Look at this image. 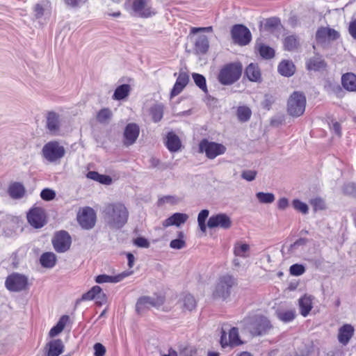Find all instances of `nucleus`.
Here are the masks:
<instances>
[{
	"instance_id": "obj_59",
	"label": "nucleus",
	"mask_w": 356,
	"mask_h": 356,
	"mask_svg": "<svg viewBox=\"0 0 356 356\" xmlns=\"http://www.w3.org/2000/svg\"><path fill=\"white\" fill-rule=\"evenodd\" d=\"M289 206V201L286 197L280 198L277 202V207L279 209L284 210Z\"/></svg>"
},
{
	"instance_id": "obj_22",
	"label": "nucleus",
	"mask_w": 356,
	"mask_h": 356,
	"mask_svg": "<svg viewBox=\"0 0 356 356\" xmlns=\"http://www.w3.org/2000/svg\"><path fill=\"white\" fill-rule=\"evenodd\" d=\"M191 33L189 37L191 40H193L194 43V51L197 54H205L209 47V40L207 37L204 35H201L197 36L195 38H193L191 36Z\"/></svg>"
},
{
	"instance_id": "obj_3",
	"label": "nucleus",
	"mask_w": 356,
	"mask_h": 356,
	"mask_svg": "<svg viewBox=\"0 0 356 356\" xmlns=\"http://www.w3.org/2000/svg\"><path fill=\"white\" fill-rule=\"evenodd\" d=\"M242 70L243 66L241 63L227 64L220 70L218 79L222 85H232L240 79Z\"/></svg>"
},
{
	"instance_id": "obj_16",
	"label": "nucleus",
	"mask_w": 356,
	"mask_h": 356,
	"mask_svg": "<svg viewBox=\"0 0 356 356\" xmlns=\"http://www.w3.org/2000/svg\"><path fill=\"white\" fill-rule=\"evenodd\" d=\"M243 342L240 339L238 330L236 327H232L229 331V337H227L225 331L222 329L221 332L220 344L222 348L226 346H236L242 344Z\"/></svg>"
},
{
	"instance_id": "obj_31",
	"label": "nucleus",
	"mask_w": 356,
	"mask_h": 356,
	"mask_svg": "<svg viewBox=\"0 0 356 356\" xmlns=\"http://www.w3.org/2000/svg\"><path fill=\"white\" fill-rule=\"evenodd\" d=\"M245 75L251 81H259L261 79V72L257 65L250 63L245 70Z\"/></svg>"
},
{
	"instance_id": "obj_20",
	"label": "nucleus",
	"mask_w": 356,
	"mask_h": 356,
	"mask_svg": "<svg viewBox=\"0 0 356 356\" xmlns=\"http://www.w3.org/2000/svg\"><path fill=\"white\" fill-rule=\"evenodd\" d=\"M65 346L61 339H53L46 344V356H59L64 352Z\"/></svg>"
},
{
	"instance_id": "obj_46",
	"label": "nucleus",
	"mask_w": 356,
	"mask_h": 356,
	"mask_svg": "<svg viewBox=\"0 0 356 356\" xmlns=\"http://www.w3.org/2000/svg\"><path fill=\"white\" fill-rule=\"evenodd\" d=\"M327 27H321L316 33V39L318 42L323 43L327 40Z\"/></svg>"
},
{
	"instance_id": "obj_18",
	"label": "nucleus",
	"mask_w": 356,
	"mask_h": 356,
	"mask_svg": "<svg viewBox=\"0 0 356 356\" xmlns=\"http://www.w3.org/2000/svg\"><path fill=\"white\" fill-rule=\"evenodd\" d=\"M139 126L136 123H129L124 131V145L128 147L134 144L139 136Z\"/></svg>"
},
{
	"instance_id": "obj_6",
	"label": "nucleus",
	"mask_w": 356,
	"mask_h": 356,
	"mask_svg": "<svg viewBox=\"0 0 356 356\" xmlns=\"http://www.w3.org/2000/svg\"><path fill=\"white\" fill-rule=\"evenodd\" d=\"M65 154V147L57 140L47 143L42 149V157L50 163L60 161Z\"/></svg>"
},
{
	"instance_id": "obj_62",
	"label": "nucleus",
	"mask_w": 356,
	"mask_h": 356,
	"mask_svg": "<svg viewBox=\"0 0 356 356\" xmlns=\"http://www.w3.org/2000/svg\"><path fill=\"white\" fill-rule=\"evenodd\" d=\"M98 182L103 184L109 185L112 182V179L108 175H100Z\"/></svg>"
},
{
	"instance_id": "obj_33",
	"label": "nucleus",
	"mask_w": 356,
	"mask_h": 356,
	"mask_svg": "<svg viewBox=\"0 0 356 356\" xmlns=\"http://www.w3.org/2000/svg\"><path fill=\"white\" fill-rule=\"evenodd\" d=\"M275 314L277 318L284 323L292 321L296 316L294 309H278Z\"/></svg>"
},
{
	"instance_id": "obj_55",
	"label": "nucleus",
	"mask_w": 356,
	"mask_h": 356,
	"mask_svg": "<svg viewBox=\"0 0 356 356\" xmlns=\"http://www.w3.org/2000/svg\"><path fill=\"white\" fill-rule=\"evenodd\" d=\"M280 24V20L277 17L268 18L266 21L265 26L267 28H275Z\"/></svg>"
},
{
	"instance_id": "obj_14",
	"label": "nucleus",
	"mask_w": 356,
	"mask_h": 356,
	"mask_svg": "<svg viewBox=\"0 0 356 356\" xmlns=\"http://www.w3.org/2000/svg\"><path fill=\"white\" fill-rule=\"evenodd\" d=\"M27 220L33 227H42L47 222L44 210L40 207L31 209L27 213Z\"/></svg>"
},
{
	"instance_id": "obj_23",
	"label": "nucleus",
	"mask_w": 356,
	"mask_h": 356,
	"mask_svg": "<svg viewBox=\"0 0 356 356\" xmlns=\"http://www.w3.org/2000/svg\"><path fill=\"white\" fill-rule=\"evenodd\" d=\"M132 274V271L123 272L115 276L107 275H99L96 277L95 281L97 283H118L123 280L125 277Z\"/></svg>"
},
{
	"instance_id": "obj_5",
	"label": "nucleus",
	"mask_w": 356,
	"mask_h": 356,
	"mask_svg": "<svg viewBox=\"0 0 356 356\" xmlns=\"http://www.w3.org/2000/svg\"><path fill=\"white\" fill-rule=\"evenodd\" d=\"M306 107V97L301 92L295 91L289 97L287 102V112L293 117L301 116Z\"/></svg>"
},
{
	"instance_id": "obj_24",
	"label": "nucleus",
	"mask_w": 356,
	"mask_h": 356,
	"mask_svg": "<svg viewBox=\"0 0 356 356\" xmlns=\"http://www.w3.org/2000/svg\"><path fill=\"white\" fill-rule=\"evenodd\" d=\"M314 297L310 295L305 294L298 300L300 314L306 317L309 315L310 311L313 308Z\"/></svg>"
},
{
	"instance_id": "obj_19",
	"label": "nucleus",
	"mask_w": 356,
	"mask_h": 356,
	"mask_svg": "<svg viewBox=\"0 0 356 356\" xmlns=\"http://www.w3.org/2000/svg\"><path fill=\"white\" fill-rule=\"evenodd\" d=\"M189 81V76L185 72H179L176 82L170 92V98L178 95L181 92Z\"/></svg>"
},
{
	"instance_id": "obj_10",
	"label": "nucleus",
	"mask_w": 356,
	"mask_h": 356,
	"mask_svg": "<svg viewBox=\"0 0 356 356\" xmlns=\"http://www.w3.org/2000/svg\"><path fill=\"white\" fill-rule=\"evenodd\" d=\"M231 34L234 42L241 46L248 44L252 38L250 30L242 24L233 26Z\"/></svg>"
},
{
	"instance_id": "obj_12",
	"label": "nucleus",
	"mask_w": 356,
	"mask_h": 356,
	"mask_svg": "<svg viewBox=\"0 0 356 356\" xmlns=\"http://www.w3.org/2000/svg\"><path fill=\"white\" fill-rule=\"evenodd\" d=\"M164 302L163 296H143L140 298L136 305V310L140 314L147 309L151 307H159Z\"/></svg>"
},
{
	"instance_id": "obj_50",
	"label": "nucleus",
	"mask_w": 356,
	"mask_h": 356,
	"mask_svg": "<svg viewBox=\"0 0 356 356\" xmlns=\"http://www.w3.org/2000/svg\"><path fill=\"white\" fill-rule=\"evenodd\" d=\"M186 246L184 239L176 238L170 241V247L172 249L180 250Z\"/></svg>"
},
{
	"instance_id": "obj_58",
	"label": "nucleus",
	"mask_w": 356,
	"mask_h": 356,
	"mask_svg": "<svg viewBox=\"0 0 356 356\" xmlns=\"http://www.w3.org/2000/svg\"><path fill=\"white\" fill-rule=\"evenodd\" d=\"M213 30L211 26L208 27H192L191 29V34H196L199 32H211Z\"/></svg>"
},
{
	"instance_id": "obj_28",
	"label": "nucleus",
	"mask_w": 356,
	"mask_h": 356,
	"mask_svg": "<svg viewBox=\"0 0 356 356\" xmlns=\"http://www.w3.org/2000/svg\"><path fill=\"white\" fill-rule=\"evenodd\" d=\"M277 70L282 76L289 77L294 74L296 67L292 61L283 60L279 64Z\"/></svg>"
},
{
	"instance_id": "obj_32",
	"label": "nucleus",
	"mask_w": 356,
	"mask_h": 356,
	"mask_svg": "<svg viewBox=\"0 0 356 356\" xmlns=\"http://www.w3.org/2000/svg\"><path fill=\"white\" fill-rule=\"evenodd\" d=\"M69 320L70 318L67 315L61 316L56 325L50 330L49 333V336L54 337L59 334L63 330Z\"/></svg>"
},
{
	"instance_id": "obj_47",
	"label": "nucleus",
	"mask_w": 356,
	"mask_h": 356,
	"mask_svg": "<svg viewBox=\"0 0 356 356\" xmlns=\"http://www.w3.org/2000/svg\"><path fill=\"white\" fill-rule=\"evenodd\" d=\"M293 207L294 209L303 214H307L308 213V206L307 204L301 202L299 200H294L293 201Z\"/></svg>"
},
{
	"instance_id": "obj_38",
	"label": "nucleus",
	"mask_w": 356,
	"mask_h": 356,
	"mask_svg": "<svg viewBox=\"0 0 356 356\" xmlns=\"http://www.w3.org/2000/svg\"><path fill=\"white\" fill-rule=\"evenodd\" d=\"M164 107L162 104H155L150 108L149 113L154 122H159L163 116Z\"/></svg>"
},
{
	"instance_id": "obj_27",
	"label": "nucleus",
	"mask_w": 356,
	"mask_h": 356,
	"mask_svg": "<svg viewBox=\"0 0 356 356\" xmlns=\"http://www.w3.org/2000/svg\"><path fill=\"white\" fill-rule=\"evenodd\" d=\"M343 87L348 91H356V75L346 73L341 77Z\"/></svg>"
},
{
	"instance_id": "obj_1",
	"label": "nucleus",
	"mask_w": 356,
	"mask_h": 356,
	"mask_svg": "<svg viewBox=\"0 0 356 356\" xmlns=\"http://www.w3.org/2000/svg\"><path fill=\"white\" fill-rule=\"evenodd\" d=\"M102 216L106 225L111 229H119L128 221L129 213L122 202L107 203L104 207Z\"/></svg>"
},
{
	"instance_id": "obj_64",
	"label": "nucleus",
	"mask_w": 356,
	"mask_h": 356,
	"mask_svg": "<svg viewBox=\"0 0 356 356\" xmlns=\"http://www.w3.org/2000/svg\"><path fill=\"white\" fill-rule=\"evenodd\" d=\"M99 177H100V174H99L97 172H95V171H90L87 174V177L88 179H92V180H95L97 181H99Z\"/></svg>"
},
{
	"instance_id": "obj_61",
	"label": "nucleus",
	"mask_w": 356,
	"mask_h": 356,
	"mask_svg": "<svg viewBox=\"0 0 356 356\" xmlns=\"http://www.w3.org/2000/svg\"><path fill=\"white\" fill-rule=\"evenodd\" d=\"M348 31L350 35L356 40V20L351 22L349 24Z\"/></svg>"
},
{
	"instance_id": "obj_60",
	"label": "nucleus",
	"mask_w": 356,
	"mask_h": 356,
	"mask_svg": "<svg viewBox=\"0 0 356 356\" xmlns=\"http://www.w3.org/2000/svg\"><path fill=\"white\" fill-rule=\"evenodd\" d=\"M209 214V211L207 209L202 210L197 216V222H205L206 219L208 218Z\"/></svg>"
},
{
	"instance_id": "obj_2",
	"label": "nucleus",
	"mask_w": 356,
	"mask_h": 356,
	"mask_svg": "<svg viewBox=\"0 0 356 356\" xmlns=\"http://www.w3.org/2000/svg\"><path fill=\"white\" fill-rule=\"evenodd\" d=\"M243 323L245 328L252 336L266 334L272 328L270 321L262 315H255L245 318Z\"/></svg>"
},
{
	"instance_id": "obj_13",
	"label": "nucleus",
	"mask_w": 356,
	"mask_h": 356,
	"mask_svg": "<svg viewBox=\"0 0 356 356\" xmlns=\"http://www.w3.org/2000/svg\"><path fill=\"white\" fill-rule=\"evenodd\" d=\"M77 220L82 228L90 229L95 225V212L92 208L86 207L78 214Z\"/></svg>"
},
{
	"instance_id": "obj_53",
	"label": "nucleus",
	"mask_w": 356,
	"mask_h": 356,
	"mask_svg": "<svg viewBox=\"0 0 356 356\" xmlns=\"http://www.w3.org/2000/svg\"><path fill=\"white\" fill-rule=\"evenodd\" d=\"M95 356H104L106 353V348L100 343H96L94 346Z\"/></svg>"
},
{
	"instance_id": "obj_49",
	"label": "nucleus",
	"mask_w": 356,
	"mask_h": 356,
	"mask_svg": "<svg viewBox=\"0 0 356 356\" xmlns=\"http://www.w3.org/2000/svg\"><path fill=\"white\" fill-rule=\"evenodd\" d=\"M289 271L292 275L300 276L305 273V268L302 265L296 264L290 267Z\"/></svg>"
},
{
	"instance_id": "obj_11",
	"label": "nucleus",
	"mask_w": 356,
	"mask_h": 356,
	"mask_svg": "<svg viewBox=\"0 0 356 356\" xmlns=\"http://www.w3.org/2000/svg\"><path fill=\"white\" fill-rule=\"evenodd\" d=\"M132 9L136 15L140 17H150L156 13L152 7L151 0H134Z\"/></svg>"
},
{
	"instance_id": "obj_7",
	"label": "nucleus",
	"mask_w": 356,
	"mask_h": 356,
	"mask_svg": "<svg viewBox=\"0 0 356 356\" xmlns=\"http://www.w3.org/2000/svg\"><path fill=\"white\" fill-rule=\"evenodd\" d=\"M226 149V147L222 144L211 142L207 139H202L199 143V152L204 153L209 159H214L225 154Z\"/></svg>"
},
{
	"instance_id": "obj_17",
	"label": "nucleus",
	"mask_w": 356,
	"mask_h": 356,
	"mask_svg": "<svg viewBox=\"0 0 356 356\" xmlns=\"http://www.w3.org/2000/svg\"><path fill=\"white\" fill-rule=\"evenodd\" d=\"M61 126L60 115L54 112H48L46 116V127L52 135H58Z\"/></svg>"
},
{
	"instance_id": "obj_52",
	"label": "nucleus",
	"mask_w": 356,
	"mask_h": 356,
	"mask_svg": "<svg viewBox=\"0 0 356 356\" xmlns=\"http://www.w3.org/2000/svg\"><path fill=\"white\" fill-rule=\"evenodd\" d=\"M86 0H64L65 6L71 8H76L82 6Z\"/></svg>"
},
{
	"instance_id": "obj_29",
	"label": "nucleus",
	"mask_w": 356,
	"mask_h": 356,
	"mask_svg": "<svg viewBox=\"0 0 356 356\" xmlns=\"http://www.w3.org/2000/svg\"><path fill=\"white\" fill-rule=\"evenodd\" d=\"M41 265L47 268H53L56 263V256L53 252H44L40 258Z\"/></svg>"
},
{
	"instance_id": "obj_4",
	"label": "nucleus",
	"mask_w": 356,
	"mask_h": 356,
	"mask_svg": "<svg viewBox=\"0 0 356 356\" xmlns=\"http://www.w3.org/2000/svg\"><path fill=\"white\" fill-rule=\"evenodd\" d=\"M236 280L232 275H225L220 277L213 291L216 299L226 300L230 296L232 289L236 285Z\"/></svg>"
},
{
	"instance_id": "obj_26",
	"label": "nucleus",
	"mask_w": 356,
	"mask_h": 356,
	"mask_svg": "<svg viewBox=\"0 0 356 356\" xmlns=\"http://www.w3.org/2000/svg\"><path fill=\"white\" fill-rule=\"evenodd\" d=\"M165 145L169 151L175 152L181 147V141L179 138L173 132H169L166 137Z\"/></svg>"
},
{
	"instance_id": "obj_30",
	"label": "nucleus",
	"mask_w": 356,
	"mask_h": 356,
	"mask_svg": "<svg viewBox=\"0 0 356 356\" xmlns=\"http://www.w3.org/2000/svg\"><path fill=\"white\" fill-rule=\"evenodd\" d=\"M8 193L12 198L19 199L24 196L25 188L22 184L15 182L9 186Z\"/></svg>"
},
{
	"instance_id": "obj_9",
	"label": "nucleus",
	"mask_w": 356,
	"mask_h": 356,
	"mask_svg": "<svg viewBox=\"0 0 356 356\" xmlns=\"http://www.w3.org/2000/svg\"><path fill=\"white\" fill-rule=\"evenodd\" d=\"M72 243V238L67 232L61 230L56 232L53 238L52 244L57 252H65L67 251Z\"/></svg>"
},
{
	"instance_id": "obj_40",
	"label": "nucleus",
	"mask_w": 356,
	"mask_h": 356,
	"mask_svg": "<svg viewBox=\"0 0 356 356\" xmlns=\"http://www.w3.org/2000/svg\"><path fill=\"white\" fill-rule=\"evenodd\" d=\"M97 296H103V292L100 286H95L87 293L83 294L81 299L83 300H91L95 299Z\"/></svg>"
},
{
	"instance_id": "obj_48",
	"label": "nucleus",
	"mask_w": 356,
	"mask_h": 356,
	"mask_svg": "<svg viewBox=\"0 0 356 356\" xmlns=\"http://www.w3.org/2000/svg\"><path fill=\"white\" fill-rule=\"evenodd\" d=\"M40 197L45 201H50L55 198L56 193L49 188H44L40 193Z\"/></svg>"
},
{
	"instance_id": "obj_8",
	"label": "nucleus",
	"mask_w": 356,
	"mask_h": 356,
	"mask_svg": "<svg viewBox=\"0 0 356 356\" xmlns=\"http://www.w3.org/2000/svg\"><path fill=\"white\" fill-rule=\"evenodd\" d=\"M5 285L10 291H21L26 289L28 278L19 273H13L6 278Z\"/></svg>"
},
{
	"instance_id": "obj_35",
	"label": "nucleus",
	"mask_w": 356,
	"mask_h": 356,
	"mask_svg": "<svg viewBox=\"0 0 356 356\" xmlns=\"http://www.w3.org/2000/svg\"><path fill=\"white\" fill-rule=\"evenodd\" d=\"M299 45L298 38L295 35H289L284 40V47L286 51H295L298 48Z\"/></svg>"
},
{
	"instance_id": "obj_36",
	"label": "nucleus",
	"mask_w": 356,
	"mask_h": 356,
	"mask_svg": "<svg viewBox=\"0 0 356 356\" xmlns=\"http://www.w3.org/2000/svg\"><path fill=\"white\" fill-rule=\"evenodd\" d=\"M180 303L183 308L188 311L194 309L197 305L195 298L189 293L183 296L182 298L180 300Z\"/></svg>"
},
{
	"instance_id": "obj_37",
	"label": "nucleus",
	"mask_w": 356,
	"mask_h": 356,
	"mask_svg": "<svg viewBox=\"0 0 356 356\" xmlns=\"http://www.w3.org/2000/svg\"><path fill=\"white\" fill-rule=\"evenodd\" d=\"M307 69L309 70H320L325 67V63L321 58L314 56L310 58L307 63Z\"/></svg>"
},
{
	"instance_id": "obj_21",
	"label": "nucleus",
	"mask_w": 356,
	"mask_h": 356,
	"mask_svg": "<svg viewBox=\"0 0 356 356\" xmlns=\"http://www.w3.org/2000/svg\"><path fill=\"white\" fill-rule=\"evenodd\" d=\"M355 329L350 324H345L339 329L338 340L343 346L347 345L353 337Z\"/></svg>"
},
{
	"instance_id": "obj_56",
	"label": "nucleus",
	"mask_w": 356,
	"mask_h": 356,
	"mask_svg": "<svg viewBox=\"0 0 356 356\" xmlns=\"http://www.w3.org/2000/svg\"><path fill=\"white\" fill-rule=\"evenodd\" d=\"M134 244L140 248H149V241L143 237H138L134 240Z\"/></svg>"
},
{
	"instance_id": "obj_43",
	"label": "nucleus",
	"mask_w": 356,
	"mask_h": 356,
	"mask_svg": "<svg viewBox=\"0 0 356 356\" xmlns=\"http://www.w3.org/2000/svg\"><path fill=\"white\" fill-rule=\"evenodd\" d=\"M251 114V110L247 106H239L237 109V116L241 122L248 121Z\"/></svg>"
},
{
	"instance_id": "obj_39",
	"label": "nucleus",
	"mask_w": 356,
	"mask_h": 356,
	"mask_svg": "<svg viewBox=\"0 0 356 356\" xmlns=\"http://www.w3.org/2000/svg\"><path fill=\"white\" fill-rule=\"evenodd\" d=\"M113 117V112L108 108L101 109L97 114V120L101 124H108Z\"/></svg>"
},
{
	"instance_id": "obj_51",
	"label": "nucleus",
	"mask_w": 356,
	"mask_h": 356,
	"mask_svg": "<svg viewBox=\"0 0 356 356\" xmlns=\"http://www.w3.org/2000/svg\"><path fill=\"white\" fill-rule=\"evenodd\" d=\"M256 176L257 172L255 170H248L243 171L241 173V177L248 181H253Z\"/></svg>"
},
{
	"instance_id": "obj_15",
	"label": "nucleus",
	"mask_w": 356,
	"mask_h": 356,
	"mask_svg": "<svg viewBox=\"0 0 356 356\" xmlns=\"http://www.w3.org/2000/svg\"><path fill=\"white\" fill-rule=\"evenodd\" d=\"M232 225V220L226 213H218L211 216L207 222V227L210 229L220 227L223 229H227Z\"/></svg>"
},
{
	"instance_id": "obj_54",
	"label": "nucleus",
	"mask_w": 356,
	"mask_h": 356,
	"mask_svg": "<svg viewBox=\"0 0 356 356\" xmlns=\"http://www.w3.org/2000/svg\"><path fill=\"white\" fill-rule=\"evenodd\" d=\"M311 204L314 207V210H323L325 209V202L321 198H315L311 200Z\"/></svg>"
},
{
	"instance_id": "obj_57",
	"label": "nucleus",
	"mask_w": 356,
	"mask_h": 356,
	"mask_svg": "<svg viewBox=\"0 0 356 356\" xmlns=\"http://www.w3.org/2000/svg\"><path fill=\"white\" fill-rule=\"evenodd\" d=\"M327 40H335L339 37V33L336 30L327 27Z\"/></svg>"
},
{
	"instance_id": "obj_44",
	"label": "nucleus",
	"mask_w": 356,
	"mask_h": 356,
	"mask_svg": "<svg viewBox=\"0 0 356 356\" xmlns=\"http://www.w3.org/2000/svg\"><path fill=\"white\" fill-rule=\"evenodd\" d=\"M192 77L193 79V81L204 92H207V88L206 84V79L205 77L200 74L197 73H193Z\"/></svg>"
},
{
	"instance_id": "obj_45",
	"label": "nucleus",
	"mask_w": 356,
	"mask_h": 356,
	"mask_svg": "<svg viewBox=\"0 0 356 356\" xmlns=\"http://www.w3.org/2000/svg\"><path fill=\"white\" fill-rule=\"evenodd\" d=\"M259 51L261 56L266 59L272 58L275 55L274 49L266 45H261Z\"/></svg>"
},
{
	"instance_id": "obj_34",
	"label": "nucleus",
	"mask_w": 356,
	"mask_h": 356,
	"mask_svg": "<svg viewBox=\"0 0 356 356\" xmlns=\"http://www.w3.org/2000/svg\"><path fill=\"white\" fill-rule=\"evenodd\" d=\"M131 91V86L128 84H122L115 89L113 99L115 100H122L129 96Z\"/></svg>"
},
{
	"instance_id": "obj_25",
	"label": "nucleus",
	"mask_w": 356,
	"mask_h": 356,
	"mask_svg": "<svg viewBox=\"0 0 356 356\" xmlns=\"http://www.w3.org/2000/svg\"><path fill=\"white\" fill-rule=\"evenodd\" d=\"M188 218L186 213H175L163 222V226L165 227L175 225L179 227L184 224Z\"/></svg>"
},
{
	"instance_id": "obj_41",
	"label": "nucleus",
	"mask_w": 356,
	"mask_h": 356,
	"mask_svg": "<svg viewBox=\"0 0 356 356\" xmlns=\"http://www.w3.org/2000/svg\"><path fill=\"white\" fill-rule=\"evenodd\" d=\"M250 246L248 244L237 243L234 247V254L236 257L246 258L249 256Z\"/></svg>"
},
{
	"instance_id": "obj_42",
	"label": "nucleus",
	"mask_w": 356,
	"mask_h": 356,
	"mask_svg": "<svg viewBox=\"0 0 356 356\" xmlns=\"http://www.w3.org/2000/svg\"><path fill=\"white\" fill-rule=\"evenodd\" d=\"M256 197L261 204H270L275 200V195L272 193L258 192L256 193Z\"/></svg>"
},
{
	"instance_id": "obj_63",
	"label": "nucleus",
	"mask_w": 356,
	"mask_h": 356,
	"mask_svg": "<svg viewBox=\"0 0 356 356\" xmlns=\"http://www.w3.org/2000/svg\"><path fill=\"white\" fill-rule=\"evenodd\" d=\"M331 129L338 136H341V125L339 122H333L332 124Z\"/></svg>"
}]
</instances>
